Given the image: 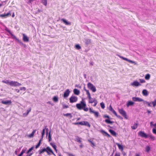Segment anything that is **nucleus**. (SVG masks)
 <instances>
[{"label":"nucleus","mask_w":156,"mask_h":156,"mask_svg":"<svg viewBox=\"0 0 156 156\" xmlns=\"http://www.w3.org/2000/svg\"><path fill=\"white\" fill-rule=\"evenodd\" d=\"M13 39H15L18 43H19L20 45L21 46H23V45L24 44L21 41V40H20L18 38H17L16 36H15Z\"/></svg>","instance_id":"23"},{"label":"nucleus","mask_w":156,"mask_h":156,"mask_svg":"<svg viewBox=\"0 0 156 156\" xmlns=\"http://www.w3.org/2000/svg\"><path fill=\"white\" fill-rule=\"evenodd\" d=\"M117 56H118L120 58L122 59L123 60L128 62H129L131 63H136L135 62L133 61L130 59H128L127 58L124 57L122 56H121L119 55H117Z\"/></svg>","instance_id":"8"},{"label":"nucleus","mask_w":156,"mask_h":156,"mask_svg":"<svg viewBox=\"0 0 156 156\" xmlns=\"http://www.w3.org/2000/svg\"><path fill=\"white\" fill-rule=\"evenodd\" d=\"M43 140V139L41 138L40 140H39V141L38 143L37 144V145L35 146V148L36 149H37L38 148L39 146H40V145L41 144V141Z\"/></svg>","instance_id":"33"},{"label":"nucleus","mask_w":156,"mask_h":156,"mask_svg":"<svg viewBox=\"0 0 156 156\" xmlns=\"http://www.w3.org/2000/svg\"><path fill=\"white\" fill-rule=\"evenodd\" d=\"M109 132L113 136H116L117 135L116 133L112 129H109Z\"/></svg>","instance_id":"24"},{"label":"nucleus","mask_w":156,"mask_h":156,"mask_svg":"<svg viewBox=\"0 0 156 156\" xmlns=\"http://www.w3.org/2000/svg\"><path fill=\"white\" fill-rule=\"evenodd\" d=\"M35 147L34 146H32L30 148H29L26 151V154H28L29 153H30L31 152H32V151L34 150V151H35V150L34 149V148Z\"/></svg>","instance_id":"27"},{"label":"nucleus","mask_w":156,"mask_h":156,"mask_svg":"<svg viewBox=\"0 0 156 156\" xmlns=\"http://www.w3.org/2000/svg\"><path fill=\"white\" fill-rule=\"evenodd\" d=\"M21 85V83H19L17 81L11 80L9 85L12 86L16 87L19 86H20Z\"/></svg>","instance_id":"10"},{"label":"nucleus","mask_w":156,"mask_h":156,"mask_svg":"<svg viewBox=\"0 0 156 156\" xmlns=\"http://www.w3.org/2000/svg\"><path fill=\"white\" fill-rule=\"evenodd\" d=\"M115 116L119 119L122 120L123 119V118L120 115H117H117H116Z\"/></svg>","instance_id":"55"},{"label":"nucleus","mask_w":156,"mask_h":156,"mask_svg":"<svg viewBox=\"0 0 156 156\" xmlns=\"http://www.w3.org/2000/svg\"><path fill=\"white\" fill-rule=\"evenodd\" d=\"M41 2L45 6H46L47 4V0H42Z\"/></svg>","instance_id":"47"},{"label":"nucleus","mask_w":156,"mask_h":156,"mask_svg":"<svg viewBox=\"0 0 156 156\" xmlns=\"http://www.w3.org/2000/svg\"><path fill=\"white\" fill-rule=\"evenodd\" d=\"M72 124L74 125H81V122H73L72 123Z\"/></svg>","instance_id":"53"},{"label":"nucleus","mask_w":156,"mask_h":156,"mask_svg":"<svg viewBox=\"0 0 156 156\" xmlns=\"http://www.w3.org/2000/svg\"><path fill=\"white\" fill-rule=\"evenodd\" d=\"M87 95V98L89 99V100L90 99H91L92 98L91 97L90 94H89V95Z\"/></svg>","instance_id":"62"},{"label":"nucleus","mask_w":156,"mask_h":156,"mask_svg":"<svg viewBox=\"0 0 156 156\" xmlns=\"http://www.w3.org/2000/svg\"><path fill=\"white\" fill-rule=\"evenodd\" d=\"M31 108L30 107L29 108L28 110H27V112H26L23 113V116L24 117H26L28 115L29 112H30L31 111Z\"/></svg>","instance_id":"29"},{"label":"nucleus","mask_w":156,"mask_h":156,"mask_svg":"<svg viewBox=\"0 0 156 156\" xmlns=\"http://www.w3.org/2000/svg\"><path fill=\"white\" fill-rule=\"evenodd\" d=\"M20 90H21L25 91L26 90V88L25 87H20Z\"/></svg>","instance_id":"59"},{"label":"nucleus","mask_w":156,"mask_h":156,"mask_svg":"<svg viewBox=\"0 0 156 156\" xmlns=\"http://www.w3.org/2000/svg\"><path fill=\"white\" fill-rule=\"evenodd\" d=\"M10 16H11L10 11H9L8 13H6L5 12L4 14H0V17L2 19L6 18Z\"/></svg>","instance_id":"9"},{"label":"nucleus","mask_w":156,"mask_h":156,"mask_svg":"<svg viewBox=\"0 0 156 156\" xmlns=\"http://www.w3.org/2000/svg\"><path fill=\"white\" fill-rule=\"evenodd\" d=\"M74 94L76 95H78L80 94V90L77 89L75 88L73 90Z\"/></svg>","instance_id":"28"},{"label":"nucleus","mask_w":156,"mask_h":156,"mask_svg":"<svg viewBox=\"0 0 156 156\" xmlns=\"http://www.w3.org/2000/svg\"><path fill=\"white\" fill-rule=\"evenodd\" d=\"M100 132L104 136H106L108 137H111V136L110 134L103 129L100 130Z\"/></svg>","instance_id":"17"},{"label":"nucleus","mask_w":156,"mask_h":156,"mask_svg":"<svg viewBox=\"0 0 156 156\" xmlns=\"http://www.w3.org/2000/svg\"><path fill=\"white\" fill-rule=\"evenodd\" d=\"M50 145L52 147L54 148V150L56 152V153L57 152V146L55 143H50Z\"/></svg>","instance_id":"31"},{"label":"nucleus","mask_w":156,"mask_h":156,"mask_svg":"<svg viewBox=\"0 0 156 156\" xmlns=\"http://www.w3.org/2000/svg\"><path fill=\"white\" fill-rule=\"evenodd\" d=\"M138 125V123H135L133 126H131V128L133 129H135L137 127Z\"/></svg>","instance_id":"39"},{"label":"nucleus","mask_w":156,"mask_h":156,"mask_svg":"<svg viewBox=\"0 0 156 156\" xmlns=\"http://www.w3.org/2000/svg\"><path fill=\"white\" fill-rule=\"evenodd\" d=\"M144 102V104H146L148 106L151 107H152L151 105V103L149 102H148L147 101H144H144H143Z\"/></svg>","instance_id":"40"},{"label":"nucleus","mask_w":156,"mask_h":156,"mask_svg":"<svg viewBox=\"0 0 156 156\" xmlns=\"http://www.w3.org/2000/svg\"><path fill=\"white\" fill-rule=\"evenodd\" d=\"M150 125L151 127L154 126L156 128V122L155 124H153V122L152 121L150 122Z\"/></svg>","instance_id":"48"},{"label":"nucleus","mask_w":156,"mask_h":156,"mask_svg":"<svg viewBox=\"0 0 156 156\" xmlns=\"http://www.w3.org/2000/svg\"><path fill=\"white\" fill-rule=\"evenodd\" d=\"M116 144L117 145L119 150H121L122 151H123L124 148L122 145L118 143H116Z\"/></svg>","instance_id":"30"},{"label":"nucleus","mask_w":156,"mask_h":156,"mask_svg":"<svg viewBox=\"0 0 156 156\" xmlns=\"http://www.w3.org/2000/svg\"><path fill=\"white\" fill-rule=\"evenodd\" d=\"M5 30L8 33H9V34L11 36L12 38L13 39L16 36L12 33L10 30L7 27H6V26H5Z\"/></svg>","instance_id":"21"},{"label":"nucleus","mask_w":156,"mask_h":156,"mask_svg":"<svg viewBox=\"0 0 156 156\" xmlns=\"http://www.w3.org/2000/svg\"><path fill=\"white\" fill-rule=\"evenodd\" d=\"M34 136V135L33 134V133H31L30 134L28 135V136L30 138H31L32 137H33Z\"/></svg>","instance_id":"56"},{"label":"nucleus","mask_w":156,"mask_h":156,"mask_svg":"<svg viewBox=\"0 0 156 156\" xmlns=\"http://www.w3.org/2000/svg\"><path fill=\"white\" fill-rule=\"evenodd\" d=\"M47 103L48 104H49L51 105L52 106H53V105H54V104H53V103H51V102L50 101H48L47 102Z\"/></svg>","instance_id":"61"},{"label":"nucleus","mask_w":156,"mask_h":156,"mask_svg":"<svg viewBox=\"0 0 156 156\" xmlns=\"http://www.w3.org/2000/svg\"><path fill=\"white\" fill-rule=\"evenodd\" d=\"M42 150L43 148L41 147L40 148V149L37 152H36V154L38 153L39 155L38 156H42L41 154L44 153V151H42Z\"/></svg>","instance_id":"34"},{"label":"nucleus","mask_w":156,"mask_h":156,"mask_svg":"<svg viewBox=\"0 0 156 156\" xmlns=\"http://www.w3.org/2000/svg\"><path fill=\"white\" fill-rule=\"evenodd\" d=\"M151 150V147L147 145L146 146L145 148L146 151L148 152Z\"/></svg>","instance_id":"45"},{"label":"nucleus","mask_w":156,"mask_h":156,"mask_svg":"<svg viewBox=\"0 0 156 156\" xmlns=\"http://www.w3.org/2000/svg\"><path fill=\"white\" fill-rule=\"evenodd\" d=\"M85 43L86 46H87L91 43V40L89 39H85Z\"/></svg>","instance_id":"26"},{"label":"nucleus","mask_w":156,"mask_h":156,"mask_svg":"<svg viewBox=\"0 0 156 156\" xmlns=\"http://www.w3.org/2000/svg\"><path fill=\"white\" fill-rule=\"evenodd\" d=\"M46 130V136H47L48 134V128H46V126H44L43 129L42 131L41 132V135H44L45 133V130Z\"/></svg>","instance_id":"19"},{"label":"nucleus","mask_w":156,"mask_h":156,"mask_svg":"<svg viewBox=\"0 0 156 156\" xmlns=\"http://www.w3.org/2000/svg\"><path fill=\"white\" fill-rule=\"evenodd\" d=\"M75 48L78 50H80V49L81 48V47L80 45L79 44H76L74 46Z\"/></svg>","instance_id":"38"},{"label":"nucleus","mask_w":156,"mask_h":156,"mask_svg":"<svg viewBox=\"0 0 156 156\" xmlns=\"http://www.w3.org/2000/svg\"><path fill=\"white\" fill-rule=\"evenodd\" d=\"M26 149L27 148H26L25 149H23L20 153L17 156H22L23 154L26 152Z\"/></svg>","instance_id":"36"},{"label":"nucleus","mask_w":156,"mask_h":156,"mask_svg":"<svg viewBox=\"0 0 156 156\" xmlns=\"http://www.w3.org/2000/svg\"><path fill=\"white\" fill-rule=\"evenodd\" d=\"M112 112L115 116L116 115H117V113L115 112V111L114 110Z\"/></svg>","instance_id":"63"},{"label":"nucleus","mask_w":156,"mask_h":156,"mask_svg":"<svg viewBox=\"0 0 156 156\" xmlns=\"http://www.w3.org/2000/svg\"><path fill=\"white\" fill-rule=\"evenodd\" d=\"M93 113L94 114V116L98 118L99 116V112H98L94 111Z\"/></svg>","instance_id":"46"},{"label":"nucleus","mask_w":156,"mask_h":156,"mask_svg":"<svg viewBox=\"0 0 156 156\" xmlns=\"http://www.w3.org/2000/svg\"><path fill=\"white\" fill-rule=\"evenodd\" d=\"M152 131L153 133L154 134L156 135V128H153L152 129Z\"/></svg>","instance_id":"57"},{"label":"nucleus","mask_w":156,"mask_h":156,"mask_svg":"<svg viewBox=\"0 0 156 156\" xmlns=\"http://www.w3.org/2000/svg\"><path fill=\"white\" fill-rule=\"evenodd\" d=\"M78 100V98L76 96L73 95L69 98V101L71 103L76 102Z\"/></svg>","instance_id":"7"},{"label":"nucleus","mask_w":156,"mask_h":156,"mask_svg":"<svg viewBox=\"0 0 156 156\" xmlns=\"http://www.w3.org/2000/svg\"><path fill=\"white\" fill-rule=\"evenodd\" d=\"M70 91L69 89H66L64 93V94L62 96L63 98H67L69 96Z\"/></svg>","instance_id":"12"},{"label":"nucleus","mask_w":156,"mask_h":156,"mask_svg":"<svg viewBox=\"0 0 156 156\" xmlns=\"http://www.w3.org/2000/svg\"><path fill=\"white\" fill-rule=\"evenodd\" d=\"M1 101V102L2 104L7 105H11L12 102L11 100L4 101L2 99H0V101Z\"/></svg>","instance_id":"14"},{"label":"nucleus","mask_w":156,"mask_h":156,"mask_svg":"<svg viewBox=\"0 0 156 156\" xmlns=\"http://www.w3.org/2000/svg\"><path fill=\"white\" fill-rule=\"evenodd\" d=\"M131 85L133 87H137L141 85V84L137 81L134 80L131 83Z\"/></svg>","instance_id":"15"},{"label":"nucleus","mask_w":156,"mask_h":156,"mask_svg":"<svg viewBox=\"0 0 156 156\" xmlns=\"http://www.w3.org/2000/svg\"><path fill=\"white\" fill-rule=\"evenodd\" d=\"M132 99L134 101H137L140 102L144 101V100L143 99L139 97H133L132 98Z\"/></svg>","instance_id":"18"},{"label":"nucleus","mask_w":156,"mask_h":156,"mask_svg":"<svg viewBox=\"0 0 156 156\" xmlns=\"http://www.w3.org/2000/svg\"><path fill=\"white\" fill-rule=\"evenodd\" d=\"M89 110V112L90 113H93L94 111V110H93L92 109L90 108Z\"/></svg>","instance_id":"60"},{"label":"nucleus","mask_w":156,"mask_h":156,"mask_svg":"<svg viewBox=\"0 0 156 156\" xmlns=\"http://www.w3.org/2000/svg\"><path fill=\"white\" fill-rule=\"evenodd\" d=\"M59 20H60V21L66 25L70 26L71 24V22L68 21L67 20L64 18L61 19L59 17Z\"/></svg>","instance_id":"11"},{"label":"nucleus","mask_w":156,"mask_h":156,"mask_svg":"<svg viewBox=\"0 0 156 156\" xmlns=\"http://www.w3.org/2000/svg\"><path fill=\"white\" fill-rule=\"evenodd\" d=\"M63 115L64 116L66 117H70V118H71L72 117V116L71 115V113H67L66 114H63Z\"/></svg>","instance_id":"43"},{"label":"nucleus","mask_w":156,"mask_h":156,"mask_svg":"<svg viewBox=\"0 0 156 156\" xmlns=\"http://www.w3.org/2000/svg\"><path fill=\"white\" fill-rule=\"evenodd\" d=\"M13 39H15L18 43H19L20 45L21 46H23V45L24 44L21 41V40H20L18 38H17L16 36H15Z\"/></svg>","instance_id":"22"},{"label":"nucleus","mask_w":156,"mask_h":156,"mask_svg":"<svg viewBox=\"0 0 156 156\" xmlns=\"http://www.w3.org/2000/svg\"><path fill=\"white\" fill-rule=\"evenodd\" d=\"M113 108H112V106L111 105H110L109 107H108V109L109 111L111 110Z\"/></svg>","instance_id":"64"},{"label":"nucleus","mask_w":156,"mask_h":156,"mask_svg":"<svg viewBox=\"0 0 156 156\" xmlns=\"http://www.w3.org/2000/svg\"><path fill=\"white\" fill-rule=\"evenodd\" d=\"M94 104L93 105V106L94 107L96 106V105H97L98 103V101L96 99L95 100V101H94Z\"/></svg>","instance_id":"58"},{"label":"nucleus","mask_w":156,"mask_h":156,"mask_svg":"<svg viewBox=\"0 0 156 156\" xmlns=\"http://www.w3.org/2000/svg\"><path fill=\"white\" fill-rule=\"evenodd\" d=\"M135 104V102L131 100H129L126 103V106L127 107H129V106H132L134 105Z\"/></svg>","instance_id":"20"},{"label":"nucleus","mask_w":156,"mask_h":156,"mask_svg":"<svg viewBox=\"0 0 156 156\" xmlns=\"http://www.w3.org/2000/svg\"><path fill=\"white\" fill-rule=\"evenodd\" d=\"M151 104L153 105V107H155L156 106V99H155L154 101H152Z\"/></svg>","instance_id":"52"},{"label":"nucleus","mask_w":156,"mask_h":156,"mask_svg":"<svg viewBox=\"0 0 156 156\" xmlns=\"http://www.w3.org/2000/svg\"><path fill=\"white\" fill-rule=\"evenodd\" d=\"M52 100L55 102H57L58 101V97L57 96H54L52 98Z\"/></svg>","instance_id":"35"},{"label":"nucleus","mask_w":156,"mask_h":156,"mask_svg":"<svg viewBox=\"0 0 156 156\" xmlns=\"http://www.w3.org/2000/svg\"><path fill=\"white\" fill-rule=\"evenodd\" d=\"M10 81L8 80H3L2 81V82L3 83H5L6 84H8L9 85H10Z\"/></svg>","instance_id":"37"},{"label":"nucleus","mask_w":156,"mask_h":156,"mask_svg":"<svg viewBox=\"0 0 156 156\" xmlns=\"http://www.w3.org/2000/svg\"><path fill=\"white\" fill-rule=\"evenodd\" d=\"M88 88L92 92H95L96 91V89L95 87L91 83L89 82L87 84Z\"/></svg>","instance_id":"4"},{"label":"nucleus","mask_w":156,"mask_h":156,"mask_svg":"<svg viewBox=\"0 0 156 156\" xmlns=\"http://www.w3.org/2000/svg\"><path fill=\"white\" fill-rule=\"evenodd\" d=\"M100 105L102 108L104 109L105 108V105L103 102H102L101 103H100Z\"/></svg>","instance_id":"50"},{"label":"nucleus","mask_w":156,"mask_h":156,"mask_svg":"<svg viewBox=\"0 0 156 156\" xmlns=\"http://www.w3.org/2000/svg\"><path fill=\"white\" fill-rule=\"evenodd\" d=\"M81 139L82 138H81L77 136L76 137V141L79 143H80L82 142V141L81 140Z\"/></svg>","instance_id":"42"},{"label":"nucleus","mask_w":156,"mask_h":156,"mask_svg":"<svg viewBox=\"0 0 156 156\" xmlns=\"http://www.w3.org/2000/svg\"><path fill=\"white\" fill-rule=\"evenodd\" d=\"M43 150L42 151L44 152H46L48 155H50L51 154L52 152H53L52 150L49 146L47 147L46 148L43 147Z\"/></svg>","instance_id":"6"},{"label":"nucleus","mask_w":156,"mask_h":156,"mask_svg":"<svg viewBox=\"0 0 156 156\" xmlns=\"http://www.w3.org/2000/svg\"><path fill=\"white\" fill-rule=\"evenodd\" d=\"M150 75L149 74H147L145 75V79L147 80H149L150 78Z\"/></svg>","instance_id":"44"},{"label":"nucleus","mask_w":156,"mask_h":156,"mask_svg":"<svg viewBox=\"0 0 156 156\" xmlns=\"http://www.w3.org/2000/svg\"><path fill=\"white\" fill-rule=\"evenodd\" d=\"M140 82L141 83H144L146 82L145 80L143 79H139Z\"/></svg>","instance_id":"54"},{"label":"nucleus","mask_w":156,"mask_h":156,"mask_svg":"<svg viewBox=\"0 0 156 156\" xmlns=\"http://www.w3.org/2000/svg\"><path fill=\"white\" fill-rule=\"evenodd\" d=\"M86 98H82V100L79 103H77L76 105V107L79 110L83 109L84 111L87 112L88 110V108L87 107V104L85 100Z\"/></svg>","instance_id":"1"},{"label":"nucleus","mask_w":156,"mask_h":156,"mask_svg":"<svg viewBox=\"0 0 156 156\" xmlns=\"http://www.w3.org/2000/svg\"><path fill=\"white\" fill-rule=\"evenodd\" d=\"M69 107L68 105H66L65 104H62V108L64 109L65 108H68Z\"/></svg>","instance_id":"51"},{"label":"nucleus","mask_w":156,"mask_h":156,"mask_svg":"<svg viewBox=\"0 0 156 156\" xmlns=\"http://www.w3.org/2000/svg\"><path fill=\"white\" fill-rule=\"evenodd\" d=\"M96 100L95 98H92L91 99H90L89 100V103H94V102L95 100Z\"/></svg>","instance_id":"49"},{"label":"nucleus","mask_w":156,"mask_h":156,"mask_svg":"<svg viewBox=\"0 0 156 156\" xmlns=\"http://www.w3.org/2000/svg\"><path fill=\"white\" fill-rule=\"evenodd\" d=\"M103 117L104 118H107L105 120V122L108 124H112L114 122L111 121L110 120L112 118H111L109 115H103Z\"/></svg>","instance_id":"3"},{"label":"nucleus","mask_w":156,"mask_h":156,"mask_svg":"<svg viewBox=\"0 0 156 156\" xmlns=\"http://www.w3.org/2000/svg\"><path fill=\"white\" fill-rule=\"evenodd\" d=\"M23 41L25 42H28L29 41V38L25 34H22Z\"/></svg>","instance_id":"13"},{"label":"nucleus","mask_w":156,"mask_h":156,"mask_svg":"<svg viewBox=\"0 0 156 156\" xmlns=\"http://www.w3.org/2000/svg\"><path fill=\"white\" fill-rule=\"evenodd\" d=\"M81 125L82 126H85L88 127L89 128H90L91 126V125L87 121H81Z\"/></svg>","instance_id":"16"},{"label":"nucleus","mask_w":156,"mask_h":156,"mask_svg":"<svg viewBox=\"0 0 156 156\" xmlns=\"http://www.w3.org/2000/svg\"><path fill=\"white\" fill-rule=\"evenodd\" d=\"M119 112L126 119H127L128 117L126 111L123 108L118 109Z\"/></svg>","instance_id":"5"},{"label":"nucleus","mask_w":156,"mask_h":156,"mask_svg":"<svg viewBox=\"0 0 156 156\" xmlns=\"http://www.w3.org/2000/svg\"><path fill=\"white\" fill-rule=\"evenodd\" d=\"M142 94L143 96H147L149 94V92L146 89H144L142 91Z\"/></svg>","instance_id":"25"},{"label":"nucleus","mask_w":156,"mask_h":156,"mask_svg":"<svg viewBox=\"0 0 156 156\" xmlns=\"http://www.w3.org/2000/svg\"><path fill=\"white\" fill-rule=\"evenodd\" d=\"M51 130L49 131L48 134V141L49 142L51 141V140H52V139L51 138Z\"/></svg>","instance_id":"41"},{"label":"nucleus","mask_w":156,"mask_h":156,"mask_svg":"<svg viewBox=\"0 0 156 156\" xmlns=\"http://www.w3.org/2000/svg\"><path fill=\"white\" fill-rule=\"evenodd\" d=\"M138 136H140L142 138L145 139H147L149 138L152 141L154 140L155 139V137L153 136L151 134H147L144 131H140L138 133Z\"/></svg>","instance_id":"2"},{"label":"nucleus","mask_w":156,"mask_h":156,"mask_svg":"<svg viewBox=\"0 0 156 156\" xmlns=\"http://www.w3.org/2000/svg\"><path fill=\"white\" fill-rule=\"evenodd\" d=\"M88 141L90 143V146L93 147H94L96 146L95 144L93 142L92 140L91 139L88 140Z\"/></svg>","instance_id":"32"}]
</instances>
